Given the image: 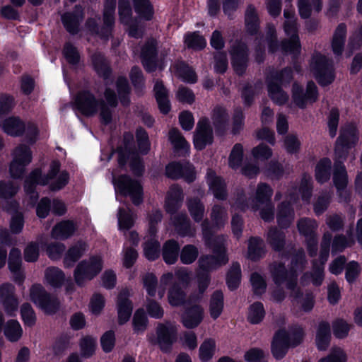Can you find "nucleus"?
I'll use <instances>...</instances> for the list:
<instances>
[{
	"instance_id": "obj_1",
	"label": "nucleus",
	"mask_w": 362,
	"mask_h": 362,
	"mask_svg": "<svg viewBox=\"0 0 362 362\" xmlns=\"http://www.w3.org/2000/svg\"><path fill=\"white\" fill-rule=\"evenodd\" d=\"M105 98L107 105L102 100H98L90 91L84 90L78 93L75 104L83 115L88 117L95 115L100 110L103 122L108 124L112 119L111 107H115L117 102L115 92L109 88L105 90Z\"/></svg>"
},
{
	"instance_id": "obj_2",
	"label": "nucleus",
	"mask_w": 362,
	"mask_h": 362,
	"mask_svg": "<svg viewBox=\"0 0 362 362\" xmlns=\"http://www.w3.org/2000/svg\"><path fill=\"white\" fill-rule=\"evenodd\" d=\"M59 168V162L54 160L50 165L49 170L47 175L42 177L40 169H35L31 172L25 180V190L30 195L32 204L38 198L37 194L34 190L35 185H45L50 183L49 187L52 190H59L68 183L69 176L65 171L61 172L56 177V180L51 182L57 176Z\"/></svg>"
},
{
	"instance_id": "obj_3",
	"label": "nucleus",
	"mask_w": 362,
	"mask_h": 362,
	"mask_svg": "<svg viewBox=\"0 0 362 362\" xmlns=\"http://www.w3.org/2000/svg\"><path fill=\"white\" fill-rule=\"evenodd\" d=\"M208 223H202L203 235L206 244L212 250L214 255L201 257L199 260V269L202 271L209 272L228 262V259L226 255L223 236H213L207 228Z\"/></svg>"
},
{
	"instance_id": "obj_4",
	"label": "nucleus",
	"mask_w": 362,
	"mask_h": 362,
	"mask_svg": "<svg viewBox=\"0 0 362 362\" xmlns=\"http://www.w3.org/2000/svg\"><path fill=\"white\" fill-rule=\"evenodd\" d=\"M116 0H105L103 12V25L98 26V21L100 18H90L87 20L86 26L88 31L101 39H107L110 35L115 23V10Z\"/></svg>"
},
{
	"instance_id": "obj_5",
	"label": "nucleus",
	"mask_w": 362,
	"mask_h": 362,
	"mask_svg": "<svg viewBox=\"0 0 362 362\" xmlns=\"http://www.w3.org/2000/svg\"><path fill=\"white\" fill-rule=\"evenodd\" d=\"M103 266V259L100 256H93L81 261L74 272L75 282L80 286L85 285L88 281H90L100 272Z\"/></svg>"
},
{
	"instance_id": "obj_6",
	"label": "nucleus",
	"mask_w": 362,
	"mask_h": 362,
	"mask_svg": "<svg viewBox=\"0 0 362 362\" xmlns=\"http://www.w3.org/2000/svg\"><path fill=\"white\" fill-rule=\"evenodd\" d=\"M12 160L9 165V173L13 178H21L25 171V168L33 159L30 148L25 144L15 147L11 152Z\"/></svg>"
},
{
	"instance_id": "obj_7",
	"label": "nucleus",
	"mask_w": 362,
	"mask_h": 362,
	"mask_svg": "<svg viewBox=\"0 0 362 362\" xmlns=\"http://www.w3.org/2000/svg\"><path fill=\"white\" fill-rule=\"evenodd\" d=\"M273 194L272 189L267 185L260 183L257 185L255 197L251 199L250 204L245 203V196H239L233 208L235 210L245 211L250 208L252 211H257L260 206L265 204L272 203L271 197Z\"/></svg>"
},
{
	"instance_id": "obj_8",
	"label": "nucleus",
	"mask_w": 362,
	"mask_h": 362,
	"mask_svg": "<svg viewBox=\"0 0 362 362\" xmlns=\"http://www.w3.org/2000/svg\"><path fill=\"white\" fill-rule=\"evenodd\" d=\"M311 70L318 83L325 86L332 83L335 78L332 62L325 55L316 54L312 59Z\"/></svg>"
},
{
	"instance_id": "obj_9",
	"label": "nucleus",
	"mask_w": 362,
	"mask_h": 362,
	"mask_svg": "<svg viewBox=\"0 0 362 362\" xmlns=\"http://www.w3.org/2000/svg\"><path fill=\"white\" fill-rule=\"evenodd\" d=\"M32 301L47 314L54 313L59 307V302L51 296L40 284L33 285L30 290Z\"/></svg>"
},
{
	"instance_id": "obj_10",
	"label": "nucleus",
	"mask_w": 362,
	"mask_h": 362,
	"mask_svg": "<svg viewBox=\"0 0 362 362\" xmlns=\"http://www.w3.org/2000/svg\"><path fill=\"white\" fill-rule=\"evenodd\" d=\"M358 133L354 124H350L344 127L338 138L335 146V157L344 159L348 150L358 141Z\"/></svg>"
},
{
	"instance_id": "obj_11",
	"label": "nucleus",
	"mask_w": 362,
	"mask_h": 362,
	"mask_svg": "<svg viewBox=\"0 0 362 362\" xmlns=\"http://www.w3.org/2000/svg\"><path fill=\"white\" fill-rule=\"evenodd\" d=\"M114 183L116 189L123 194L129 196L135 205L142 202L143 191L138 181L131 179L129 176L122 175L117 180H114Z\"/></svg>"
},
{
	"instance_id": "obj_12",
	"label": "nucleus",
	"mask_w": 362,
	"mask_h": 362,
	"mask_svg": "<svg viewBox=\"0 0 362 362\" xmlns=\"http://www.w3.org/2000/svg\"><path fill=\"white\" fill-rule=\"evenodd\" d=\"M119 15L122 23L128 25V33L131 37L139 38L143 31L136 20H132V9L128 0H119Z\"/></svg>"
},
{
	"instance_id": "obj_13",
	"label": "nucleus",
	"mask_w": 362,
	"mask_h": 362,
	"mask_svg": "<svg viewBox=\"0 0 362 362\" xmlns=\"http://www.w3.org/2000/svg\"><path fill=\"white\" fill-rule=\"evenodd\" d=\"M194 145L198 150L204 149L213 141V131L207 118L200 119L194 134Z\"/></svg>"
},
{
	"instance_id": "obj_14",
	"label": "nucleus",
	"mask_w": 362,
	"mask_h": 362,
	"mask_svg": "<svg viewBox=\"0 0 362 362\" xmlns=\"http://www.w3.org/2000/svg\"><path fill=\"white\" fill-rule=\"evenodd\" d=\"M177 327L170 322L160 324L157 328V341L160 349L167 351L177 339Z\"/></svg>"
},
{
	"instance_id": "obj_15",
	"label": "nucleus",
	"mask_w": 362,
	"mask_h": 362,
	"mask_svg": "<svg viewBox=\"0 0 362 362\" xmlns=\"http://www.w3.org/2000/svg\"><path fill=\"white\" fill-rule=\"evenodd\" d=\"M291 341V334L285 329H279L274 335L271 350L276 360L281 359L286 354Z\"/></svg>"
},
{
	"instance_id": "obj_16",
	"label": "nucleus",
	"mask_w": 362,
	"mask_h": 362,
	"mask_svg": "<svg viewBox=\"0 0 362 362\" xmlns=\"http://www.w3.org/2000/svg\"><path fill=\"white\" fill-rule=\"evenodd\" d=\"M231 63L235 71L239 74H243L247 67V48L243 42H235L231 47Z\"/></svg>"
},
{
	"instance_id": "obj_17",
	"label": "nucleus",
	"mask_w": 362,
	"mask_h": 362,
	"mask_svg": "<svg viewBox=\"0 0 362 362\" xmlns=\"http://www.w3.org/2000/svg\"><path fill=\"white\" fill-rule=\"evenodd\" d=\"M294 197L290 194L278 205L276 218L281 228H288L293 218Z\"/></svg>"
},
{
	"instance_id": "obj_18",
	"label": "nucleus",
	"mask_w": 362,
	"mask_h": 362,
	"mask_svg": "<svg viewBox=\"0 0 362 362\" xmlns=\"http://www.w3.org/2000/svg\"><path fill=\"white\" fill-rule=\"evenodd\" d=\"M165 173L170 178L178 179L183 177L188 182L195 180L194 168L188 163L185 164L171 163L166 166Z\"/></svg>"
},
{
	"instance_id": "obj_19",
	"label": "nucleus",
	"mask_w": 362,
	"mask_h": 362,
	"mask_svg": "<svg viewBox=\"0 0 362 362\" xmlns=\"http://www.w3.org/2000/svg\"><path fill=\"white\" fill-rule=\"evenodd\" d=\"M14 292L15 288L11 284L5 283L0 286V303L10 315H13L18 305Z\"/></svg>"
},
{
	"instance_id": "obj_20",
	"label": "nucleus",
	"mask_w": 362,
	"mask_h": 362,
	"mask_svg": "<svg viewBox=\"0 0 362 362\" xmlns=\"http://www.w3.org/2000/svg\"><path fill=\"white\" fill-rule=\"evenodd\" d=\"M270 272L276 284H286L288 288L292 287L291 280L294 275L292 267L286 268L285 263H275L270 266Z\"/></svg>"
},
{
	"instance_id": "obj_21",
	"label": "nucleus",
	"mask_w": 362,
	"mask_h": 362,
	"mask_svg": "<svg viewBox=\"0 0 362 362\" xmlns=\"http://www.w3.org/2000/svg\"><path fill=\"white\" fill-rule=\"evenodd\" d=\"M204 308L199 305L187 308L182 315V323L188 329L197 327L204 318Z\"/></svg>"
},
{
	"instance_id": "obj_22",
	"label": "nucleus",
	"mask_w": 362,
	"mask_h": 362,
	"mask_svg": "<svg viewBox=\"0 0 362 362\" xmlns=\"http://www.w3.org/2000/svg\"><path fill=\"white\" fill-rule=\"evenodd\" d=\"M129 292L128 290H123L120 292L117 298V306L118 313V320L119 324L127 322L132 312V305L128 297Z\"/></svg>"
},
{
	"instance_id": "obj_23",
	"label": "nucleus",
	"mask_w": 362,
	"mask_h": 362,
	"mask_svg": "<svg viewBox=\"0 0 362 362\" xmlns=\"http://www.w3.org/2000/svg\"><path fill=\"white\" fill-rule=\"evenodd\" d=\"M341 160L336 157L333 175V182L340 197L347 194L346 187L348 183L347 173L344 165L341 163Z\"/></svg>"
},
{
	"instance_id": "obj_24",
	"label": "nucleus",
	"mask_w": 362,
	"mask_h": 362,
	"mask_svg": "<svg viewBox=\"0 0 362 362\" xmlns=\"http://www.w3.org/2000/svg\"><path fill=\"white\" fill-rule=\"evenodd\" d=\"M206 181L209 190L212 192L215 198L221 200L226 199L227 192L226 183L220 177L216 176L214 172L209 170L207 173Z\"/></svg>"
},
{
	"instance_id": "obj_25",
	"label": "nucleus",
	"mask_w": 362,
	"mask_h": 362,
	"mask_svg": "<svg viewBox=\"0 0 362 362\" xmlns=\"http://www.w3.org/2000/svg\"><path fill=\"white\" fill-rule=\"evenodd\" d=\"M83 18V8L80 6H76L74 13H66L62 16L64 27L69 33L72 34L78 32L79 23Z\"/></svg>"
},
{
	"instance_id": "obj_26",
	"label": "nucleus",
	"mask_w": 362,
	"mask_h": 362,
	"mask_svg": "<svg viewBox=\"0 0 362 362\" xmlns=\"http://www.w3.org/2000/svg\"><path fill=\"white\" fill-rule=\"evenodd\" d=\"M118 162L120 165H124L127 163V158L130 159V165L132 170L136 175H140L144 169L142 163L135 153L130 152L129 150L127 149V145L125 146V149L124 150L122 147L118 149Z\"/></svg>"
},
{
	"instance_id": "obj_27",
	"label": "nucleus",
	"mask_w": 362,
	"mask_h": 362,
	"mask_svg": "<svg viewBox=\"0 0 362 362\" xmlns=\"http://www.w3.org/2000/svg\"><path fill=\"white\" fill-rule=\"evenodd\" d=\"M284 16L285 18L284 22V31L286 34L290 37L288 42H284L282 43V49L286 52H292L294 49V21L293 12L292 9H285L284 11Z\"/></svg>"
},
{
	"instance_id": "obj_28",
	"label": "nucleus",
	"mask_w": 362,
	"mask_h": 362,
	"mask_svg": "<svg viewBox=\"0 0 362 362\" xmlns=\"http://www.w3.org/2000/svg\"><path fill=\"white\" fill-rule=\"evenodd\" d=\"M156 42L154 40H148L141 49V57L142 63L147 71L156 69L155 62Z\"/></svg>"
},
{
	"instance_id": "obj_29",
	"label": "nucleus",
	"mask_w": 362,
	"mask_h": 362,
	"mask_svg": "<svg viewBox=\"0 0 362 362\" xmlns=\"http://www.w3.org/2000/svg\"><path fill=\"white\" fill-rule=\"evenodd\" d=\"M183 197L182 189L179 186H171L166 197V211L170 214L174 213L180 206Z\"/></svg>"
},
{
	"instance_id": "obj_30",
	"label": "nucleus",
	"mask_w": 362,
	"mask_h": 362,
	"mask_svg": "<svg viewBox=\"0 0 362 362\" xmlns=\"http://www.w3.org/2000/svg\"><path fill=\"white\" fill-rule=\"evenodd\" d=\"M331 339L330 325L327 322L319 323L315 336V343L319 350H325L328 347Z\"/></svg>"
},
{
	"instance_id": "obj_31",
	"label": "nucleus",
	"mask_w": 362,
	"mask_h": 362,
	"mask_svg": "<svg viewBox=\"0 0 362 362\" xmlns=\"http://www.w3.org/2000/svg\"><path fill=\"white\" fill-rule=\"evenodd\" d=\"M22 262L21 250L17 248H12L8 256V267L10 271L16 274L15 281L21 284L23 280V275L20 273V268Z\"/></svg>"
},
{
	"instance_id": "obj_32",
	"label": "nucleus",
	"mask_w": 362,
	"mask_h": 362,
	"mask_svg": "<svg viewBox=\"0 0 362 362\" xmlns=\"http://www.w3.org/2000/svg\"><path fill=\"white\" fill-rule=\"evenodd\" d=\"M76 226L73 221H64L56 225L52 230V236L56 239H66L74 234Z\"/></svg>"
},
{
	"instance_id": "obj_33",
	"label": "nucleus",
	"mask_w": 362,
	"mask_h": 362,
	"mask_svg": "<svg viewBox=\"0 0 362 362\" xmlns=\"http://www.w3.org/2000/svg\"><path fill=\"white\" fill-rule=\"evenodd\" d=\"M173 223L177 232L182 236H193L195 230L189 226V221L185 214H177L172 217Z\"/></svg>"
},
{
	"instance_id": "obj_34",
	"label": "nucleus",
	"mask_w": 362,
	"mask_h": 362,
	"mask_svg": "<svg viewBox=\"0 0 362 362\" xmlns=\"http://www.w3.org/2000/svg\"><path fill=\"white\" fill-rule=\"evenodd\" d=\"M155 96L159 109L163 114H167L170 110L168 94L162 82L157 81L154 86Z\"/></svg>"
},
{
	"instance_id": "obj_35",
	"label": "nucleus",
	"mask_w": 362,
	"mask_h": 362,
	"mask_svg": "<svg viewBox=\"0 0 362 362\" xmlns=\"http://www.w3.org/2000/svg\"><path fill=\"white\" fill-rule=\"evenodd\" d=\"M87 244L84 242H78L76 245L72 246L67 252L64 259V264L66 267H70L73 264L77 261L87 250Z\"/></svg>"
},
{
	"instance_id": "obj_36",
	"label": "nucleus",
	"mask_w": 362,
	"mask_h": 362,
	"mask_svg": "<svg viewBox=\"0 0 362 362\" xmlns=\"http://www.w3.org/2000/svg\"><path fill=\"white\" fill-rule=\"evenodd\" d=\"M45 283L53 288H59L65 281L64 272L57 267H49L45 271Z\"/></svg>"
},
{
	"instance_id": "obj_37",
	"label": "nucleus",
	"mask_w": 362,
	"mask_h": 362,
	"mask_svg": "<svg viewBox=\"0 0 362 362\" xmlns=\"http://www.w3.org/2000/svg\"><path fill=\"white\" fill-rule=\"evenodd\" d=\"M346 28L344 24H340L335 30L332 41V49L334 54L340 55L344 47Z\"/></svg>"
},
{
	"instance_id": "obj_38",
	"label": "nucleus",
	"mask_w": 362,
	"mask_h": 362,
	"mask_svg": "<svg viewBox=\"0 0 362 362\" xmlns=\"http://www.w3.org/2000/svg\"><path fill=\"white\" fill-rule=\"evenodd\" d=\"M180 250L179 244L174 240H169L163 247V257L165 263L173 264L178 258Z\"/></svg>"
},
{
	"instance_id": "obj_39",
	"label": "nucleus",
	"mask_w": 362,
	"mask_h": 362,
	"mask_svg": "<svg viewBox=\"0 0 362 362\" xmlns=\"http://www.w3.org/2000/svg\"><path fill=\"white\" fill-rule=\"evenodd\" d=\"M2 129L7 134L17 136L24 132L25 125L18 118L9 117L4 121Z\"/></svg>"
},
{
	"instance_id": "obj_40",
	"label": "nucleus",
	"mask_w": 362,
	"mask_h": 362,
	"mask_svg": "<svg viewBox=\"0 0 362 362\" xmlns=\"http://www.w3.org/2000/svg\"><path fill=\"white\" fill-rule=\"evenodd\" d=\"M169 139L177 152L183 154L188 152L189 144L177 129H173L170 131Z\"/></svg>"
},
{
	"instance_id": "obj_41",
	"label": "nucleus",
	"mask_w": 362,
	"mask_h": 362,
	"mask_svg": "<svg viewBox=\"0 0 362 362\" xmlns=\"http://www.w3.org/2000/svg\"><path fill=\"white\" fill-rule=\"evenodd\" d=\"M332 162L329 158L320 160L315 168V178L320 183H324L329 180Z\"/></svg>"
},
{
	"instance_id": "obj_42",
	"label": "nucleus",
	"mask_w": 362,
	"mask_h": 362,
	"mask_svg": "<svg viewBox=\"0 0 362 362\" xmlns=\"http://www.w3.org/2000/svg\"><path fill=\"white\" fill-rule=\"evenodd\" d=\"M4 334L10 341H18L23 334L20 323L15 320H8L4 326Z\"/></svg>"
},
{
	"instance_id": "obj_43",
	"label": "nucleus",
	"mask_w": 362,
	"mask_h": 362,
	"mask_svg": "<svg viewBox=\"0 0 362 362\" xmlns=\"http://www.w3.org/2000/svg\"><path fill=\"white\" fill-rule=\"evenodd\" d=\"M245 22L246 29L250 34H254L259 28V18L255 8L249 5L245 11Z\"/></svg>"
},
{
	"instance_id": "obj_44",
	"label": "nucleus",
	"mask_w": 362,
	"mask_h": 362,
	"mask_svg": "<svg viewBox=\"0 0 362 362\" xmlns=\"http://www.w3.org/2000/svg\"><path fill=\"white\" fill-rule=\"evenodd\" d=\"M319 12L322 9L321 0H298V11L300 16L303 18H307L310 16L311 9Z\"/></svg>"
},
{
	"instance_id": "obj_45",
	"label": "nucleus",
	"mask_w": 362,
	"mask_h": 362,
	"mask_svg": "<svg viewBox=\"0 0 362 362\" xmlns=\"http://www.w3.org/2000/svg\"><path fill=\"white\" fill-rule=\"evenodd\" d=\"M223 308V295L220 291H215L211 298L209 311L212 318H218Z\"/></svg>"
},
{
	"instance_id": "obj_46",
	"label": "nucleus",
	"mask_w": 362,
	"mask_h": 362,
	"mask_svg": "<svg viewBox=\"0 0 362 362\" xmlns=\"http://www.w3.org/2000/svg\"><path fill=\"white\" fill-rule=\"evenodd\" d=\"M264 253L263 241L257 238H251L248 240V257L252 260H255L262 257Z\"/></svg>"
},
{
	"instance_id": "obj_47",
	"label": "nucleus",
	"mask_w": 362,
	"mask_h": 362,
	"mask_svg": "<svg viewBox=\"0 0 362 362\" xmlns=\"http://www.w3.org/2000/svg\"><path fill=\"white\" fill-rule=\"evenodd\" d=\"M144 252L148 260H155L159 257L160 244L154 238V236H149L144 244Z\"/></svg>"
},
{
	"instance_id": "obj_48",
	"label": "nucleus",
	"mask_w": 362,
	"mask_h": 362,
	"mask_svg": "<svg viewBox=\"0 0 362 362\" xmlns=\"http://www.w3.org/2000/svg\"><path fill=\"white\" fill-rule=\"evenodd\" d=\"M135 11L139 17L144 20H150L153 16V8L148 0H132Z\"/></svg>"
},
{
	"instance_id": "obj_49",
	"label": "nucleus",
	"mask_w": 362,
	"mask_h": 362,
	"mask_svg": "<svg viewBox=\"0 0 362 362\" xmlns=\"http://www.w3.org/2000/svg\"><path fill=\"white\" fill-rule=\"evenodd\" d=\"M314 296L310 293H296V304L298 307L300 312H310L314 306Z\"/></svg>"
},
{
	"instance_id": "obj_50",
	"label": "nucleus",
	"mask_w": 362,
	"mask_h": 362,
	"mask_svg": "<svg viewBox=\"0 0 362 362\" xmlns=\"http://www.w3.org/2000/svg\"><path fill=\"white\" fill-rule=\"evenodd\" d=\"M117 219L119 230H127L133 226L135 216L130 210L119 209Z\"/></svg>"
},
{
	"instance_id": "obj_51",
	"label": "nucleus",
	"mask_w": 362,
	"mask_h": 362,
	"mask_svg": "<svg viewBox=\"0 0 362 362\" xmlns=\"http://www.w3.org/2000/svg\"><path fill=\"white\" fill-rule=\"evenodd\" d=\"M241 269L238 263H233L227 275V284L230 290L238 288L240 283Z\"/></svg>"
},
{
	"instance_id": "obj_52",
	"label": "nucleus",
	"mask_w": 362,
	"mask_h": 362,
	"mask_svg": "<svg viewBox=\"0 0 362 362\" xmlns=\"http://www.w3.org/2000/svg\"><path fill=\"white\" fill-rule=\"evenodd\" d=\"M265 311L263 304L256 302L252 304L249 308L247 319L252 324H258L264 318Z\"/></svg>"
},
{
	"instance_id": "obj_53",
	"label": "nucleus",
	"mask_w": 362,
	"mask_h": 362,
	"mask_svg": "<svg viewBox=\"0 0 362 362\" xmlns=\"http://www.w3.org/2000/svg\"><path fill=\"white\" fill-rule=\"evenodd\" d=\"M176 74L182 81L187 83H195L197 81V76L194 71L184 63H180L175 66Z\"/></svg>"
},
{
	"instance_id": "obj_54",
	"label": "nucleus",
	"mask_w": 362,
	"mask_h": 362,
	"mask_svg": "<svg viewBox=\"0 0 362 362\" xmlns=\"http://www.w3.org/2000/svg\"><path fill=\"white\" fill-rule=\"evenodd\" d=\"M317 86L313 82H308L304 99L301 101L296 98V105L300 107H304L307 103H313L317 99Z\"/></svg>"
},
{
	"instance_id": "obj_55",
	"label": "nucleus",
	"mask_w": 362,
	"mask_h": 362,
	"mask_svg": "<svg viewBox=\"0 0 362 362\" xmlns=\"http://www.w3.org/2000/svg\"><path fill=\"white\" fill-rule=\"evenodd\" d=\"M269 243L276 250H280L284 245V234L276 228H271L267 234Z\"/></svg>"
},
{
	"instance_id": "obj_56",
	"label": "nucleus",
	"mask_w": 362,
	"mask_h": 362,
	"mask_svg": "<svg viewBox=\"0 0 362 362\" xmlns=\"http://www.w3.org/2000/svg\"><path fill=\"white\" fill-rule=\"evenodd\" d=\"M92 62L98 74L106 78L109 75V66L104 57L100 53H95L92 56Z\"/></svg>"
},
{
	"instance_id": "obj_57",
	"label": "nucleus",
	"mask_w": 362,
	"mask_h": 362,
	"mask_svg": "<svg viewBox=\"0 0 362 362\" xmlns=\"http://www.w3.org/2000/svg\"><path fill=\"white\" fill-rule=\"evenodd\" d=\"M187 206L189 211L195 221H200L204 214V206L197 199L188 200Z\"/></svg>"
},
{
	"instance_id": "obj_58",
	"label": "nucleus",
	"mask_w": 362,
	"mask_h": 362,
	"mask_svg": "<svg viewBox=\"0 0 362 362\" xmlns=\"http://www.w3.org/2000/svg\"><path fill=\"white\" fill-rule=\"evenodd\" d=\"M199 251L197 247L192 245L184 246L180 252V261L185 264L194 262L197 258Z\"/></svg>"
},
{
	"instance_id": "obj_59",
	"label": "nucleus",
	"mask_w": 362,
	"mask_h": 362,
	"mask_svg": "<svg viewBox=\"0 0 362 362\" xmlns=\"http://www.w3.org/2000/svg\"><path fill=\"white\" fill-rule=\"evenodd\" d=\"M268 92L271 98L277 104L282 105L288 100L287 94L277 84L269 83Z\"/></svg>"
},
{
	"instance_id": "obj_60",
	"label": "nucleus",
	"mask_w": 362,
	"mask_h": 362,
	"mask_svg": "<svg viewBox=\"0 0 362 362\" xmlns=\"http://www.w3.org/2000/svg\"><path fill=\"white\" fill-rule=\"evenodd\" d=\"M216 344L213 339H206L199 347V358L202 361H209L215 352Z\"/></svg>"
},
{
	"instance_id": "obj_61",
	"label": "nucleus",
	"mask_w": 362,
	"mask_h": 362,
	"mask_svg": "<svg viewBox=\"0 0 362 362\" xmlns=\"http://www.w3.org/2000/svg\"><path fill=\"white\" fill-rule=\"evenodd\" d=\"M185 43L187 47L194 49H203L206 45L205 39L197 33L187 35L185 38Z\"/></svg>"
},
{
	"instance_id": "obj_62",
	"label": "nucleus",
	"mask_w": 362,
	"mask_h": 362,
	"mask_svg": "<svg viewBox=\"0 0 362 362\" xmlns=\"http://www.w3.org/2000/svg\"><path fill=\"white\" fill-rule=\"evenodd\" d=\"M168 297L171 305L178 306L184 303L185 294L177 285H173L169 290Z\"/></svg>"
},
{
	"instance_id": "obj_63",
	"label": "nucleus",
	"mask_w": 362,
	"mask_h": 362,
	"mask_svg": "<svg viewBox=\"0 0 362 362\" xmlns=\"http://www.w3.org/2000/svg\"><path fill=\"white\" fill-rule=\"evenodd\" d=\"M243 157V147L240 144H236L229 156V165L233 169L240 166Z\"/></svg>"
},
{
	"instance_id": "obj_64",
	"label": "nucleus",
	"mask_w": 362,
	"mask_h": 362,
	"mask_svg": "<svg viewBox=\"0 0 362 362\" xmlns=\"http://www.w3.org/2000/svg\"><path fill=\"white\" fill-rule=\"evenodd\" d=\"M354 243V239L351 234L348 238L343 235H338L335 237L332 244V252H341L345 248L351 246Z\"/></svg>"
}]
</instances>
